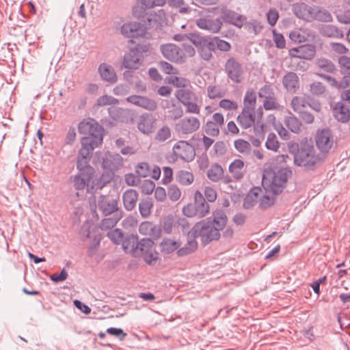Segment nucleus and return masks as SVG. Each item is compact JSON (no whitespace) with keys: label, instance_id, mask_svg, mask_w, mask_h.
Segmentation results:
<instances>
[{"label":"nucleus","instance_id":"obj_1","mask_svg":"<svg viewBox=\"0 0 350 350\" xmlns=\"http://www.w3.org/2000/svg\"><path fill=\"white\" fill-rule=\"evenodd\" d=\"M227 223V216L222 210H216L211 217L196 223L190 230L196 238L200 237L203 245L220 238V230Z\"/></svg>","mask_w":350,"mask_h":350},{"label":"nucleus","instance_id":"obj_2","mask_svg":"<svg viewBox=\"0 0 350 350\" xmlns=\"http://www.w3.org/2000/svg\"><path fill=\"white\" fill-rule=\"evenodd\" d=\"M123 250L126 253L135 257H142L144 261L151 265L158 258V253L154 248V242L148 238L138 240L137 236L131 235L125 238Z\"/></svg>","mask_w":350,"mask_h":350},{"label":"nucleus","instance_id":"obj_3","mask_svg":"<svg viewBox=\"0 0 350 350\" xmlns=\"http://www.w3.org/2000/svg\"><path fill=\"white\" fill-rule=\"evenodd\" d=\"M291 175L292 171L288 167L267 170L263 173L262 185L267 193L275 196L282 193Z\"/></svg>","mask_w":350,"mask_h":350},{"label":"nucleus","instance_id":"obj_4","mask_svg":"<svg viewBox=\"0 0 350 350\" xmlns=\"http://www.w3.org/2000/svg\"><path fill=\"white\" fill-rule=\"evenodd\" d=\"M78 129L85 135L81 140V145L94 148L101 145L104 129L96 120L92 118L83 120L79 123Z\"/></svg>","mask_w":350,"mask_h":350},{"label":"nucleus","instance_id":"obj_5","mask_svg":"<svg viewBox=\"0 0 350 350\" xmlns=\"http://www.w3.org/2000/svg\"><path fill=\"white\" fill-rule=\"evenodd\" d=\"M320 157L316 154L314 146L307 141L301 142L294 153V163L308 170H312L320 162Z\"/></svg>","mask_w":350,"mask_h":350},{"label":"nucleus","instance_id":"obj_6","mask_svg":"<svg viewBox=\"0 0 350 350\" xmlns=\"http://www.w3.org/2000/svg\"><path fill=\"white\" fill-rule=\"evenodd\" d=\"M237 121L241 128L247 129L254 126L256 135L263 138L265 124L259 120H256L254 110L243 108L241 113L237 117Z\"/></svg>","mask_w":350,"mask_h":350},{"label":"nucleus","instance_id":"obj_7","mask_svg":"<svg viewBox=\"0 0 350 350\" xmlns=\"http://www.w3.org/2000/svg\"><path fill=\"white\" fill-rule=\"evenodd\" d=\"M224 71L228 79L234 83H241L245 78L243 65L234 57H230L225 63Z\"/></svg>","mask_w":350,"mask_h":350},{"label":"nucleus","instance_id":"obj_8","mask_svg":"<svg viewBox=\"0 0 350 350\" xmlns=\"http://www.w3.org/2000/svg\"><path fill=\"white\" fill-rule=\"evenodd\" d=\"M94 149V148L81 145L77 163V167L81 174L85 176H92L94 174V169L90 166V161Z\"/></svg>","mask_w":350,"mask_h":350},{"label":"nucleus","instance_id":"obj_9","mask_svg":"<svg viewBox=\"0 0 350 350\" xmlns=\"http://www.w3.org/2000/svg\"><path fill=\"white\" fill-rule=\"evenodd\" d=\"M94 228L90 223L86 222L82 225L79 232L83 240L92 238L88 250L89 256H93L96 254L102 239L101 235L98 232L94 230Z\"/></svg>","mask_w":350,"mask_h":350},{"label":"nucleus","instance_id":"obj_10","mask_svg":"<svg viewBox=\"0 0 350 350\" xmlns=\"http://www.w3.org/2000/svg\"><path fill=\"white\" fill-rule=\"evenodd\" d=\"M175 160L180 159L185 162L192 161L196 156V150L192 145L186 141L180 140L176 142L172 148Z\"/></svg>","mask_w":350,"mask_h":350},{"label":"nucleus","instance_id":"obj_11","mask_svg":"<svg viewBox=\"0 0 350 350\" xmlns=\"http://www.w3.org/2000/svg\"><path fill=\"white\" fill-rule=\"evenodd\" d=\"M216 13L219 14L222 20L226 23L231 24L235 27L241 28L246 22L247 18L235 12L233 10L228 9L224 5H220L214 8Z\"/></svg>","mask_w":350,"mask_h":350},{"label":"nucleus","instance_id":"obj_12","mask_svg":"<svg viewBox=\"0 0 350 350\" xmlns=\"http://www.w3.org/2000/svg\"><path fill=\"white\" fill-rule=\"evenodd\" d=\"M200 122L193 116H187L180 119L175 124V131L181 135H189L199 129Z\"/></svg>","mask_w":350,"mask_h":350},{"label":"nucleus","instance_id":"obj_13","mask_svg":"<svg viewBox=\"0 0 350 350\" xmlns=\"http://www.w3.org/2000/svg\"><path fill=\"white\" fill-rule=\"evenodd\" d=\"M315 141L317 148L321 152H328L334 144L332 131L329 129H323L317 131Z\"/></svg>","mask_w":350,"mask_h":350},{"label":"nucleus","instance_id":"obj_14","mask_svg":"<svg viewBox=\"0 0 350 350\" xmlns=\"http://www.w3.org/2000/svg\"><path fill=\"white\" fill-rule=\"evenodd\" d=\"M98 207L103 215L107 216L113 213H121L116 199L101 195L98 200Z\"/></svg>","mask_w":350,"mask_h":350},{"label":"nucleus","instance_id":"obj_15","mask_svg":"<svg viewBox=\"0 0 350 350\" xmlns=\"http://www.w3.org/2000/svg\"><path fill=\"white\" fill-rule=\"evenodd\" d=\"M161 50L163 56L174 62L183 63L185 62L183 50L174 44L162 45Z\"/></svg>","mask_w":350,"mask_h":350},{"label":"nucleus","instance_id":"obj_16","mask_svg":"<svg viewBox=\"0 0 350 350\" xmlns=\"http://www.w3.org/2000/svg\"><path fill=\"white\" fill-rule=\"evenodd\" d=\"M121 33L126 38H138L146 33V27L139 22L124 23L120 29Z\"/></svg>","mask_w":350,"mask_h":350},{"label":"nucleus","instance_id":"obj_17","mask_svg":"<svg viewBox=\"0 0 350 350\" xmlns=\"http://www.w3.org/2000/svg\"><path fill=\"white\" fill-rule=\"evenodd\" d=\"M123 165L124 159L119 154L108 152L103 159V168L112 173L119 170Z\"/></svg>","mask_w":350,"mask_h":350},{"label":"nucleus","instance_id":"obj_18","mask_svg":"<svg viewBox=\"0 0 350 350\" xmlns=\"http://www.w3.org/2000/svg\"><path fill=\"white\" fill-rule=\"evenodd\" d=\"M157 119L152 114L145 113L139 118L137 129L143 134L149 135L154 131Z\"/></svg>","mask_w":350,"mask_h":350},{"label":"nucleus","instance_id":"obj_19","mask_svg":"<svg viewBox=\"0 0 350 350\" xmlns=\"http://www.w3.org/2000/svg\"><path fill=\"white\" fill-rule=\"evenodd\" d=\"M143 55L140 54L139 48H133L125 53L123 58V66L128 69H137L142 64Z\"/></svg>","mask_w":350,"mask_h":350},{"label":"nucleus","instance_id":"obj_20","mask_svg":"<svg viewBox=\"0 0 350 350\" xmlns=\"http://www.w3.org/2000/svg\"><path fill=\"white\" fill-rule=\"evenodd\" d=\"M313 5H309L304 2H297L292 5L293 13L298 18L306 22H311Z\"/></svg>","mask_w":350,"mask_h":350},{"label":"nucleus","instance_id":"obj_21","mask_svg":"<svg viewBox=\"0 0 350 350\" xmlns=\"http://www.w3.org/2000/svg\"><path fill=\"white\" fill-rule=\"evenodd\" d=\"M316 54L314 46L312 44L301 45L289 50V55L304 59H312Z\"/></svg>","mask_w":350,"mask_h":350},{"label":"nucleus","instance_id":"obj_22","mask_svg":"<svg viewBox=\"0 0 350 350\" xmlns=\"http://www.w3.org/2000/svg\"><path fill=\"white\" fill-rule=\"evenodd\" d=\"M196 25L201 29L206 30L211 33H218L222 26L221 19H211L207 17H202L196 21Z\"/></svg>","mask_w":350,"mask_h":350},{"label":"nucleus","instance_id":"obj_23","mask_svg":"<svg viewBox=\"0 0 350 350\" xmlns=\"http://www.w3.org/2000/svg\"><path fill=\"white\" fill-rule=\"evenodd\" d=\"M126 100L128 103L149 111H154L157 107V104L154 100L146 96L132 95Z\"/></svg>","mask_w":350,"mask_h":350},{"label":"nucleus","instance_id":"obj_24","mask_svg":"<svg viewBox=\"0 0 350 350\" xmlns=\"http://www.w3.org/2000/svg\"><path fill=\"white\" fill-rule=\"evenodd\" d=\"M98 74L104 81L113 84L118 81V77L113 67L107 63H102L98 68Z\"/></svg>","mask_w":350,"mask_h":350},{"label":"nucleus","instance_id":"obj_25","mask_svg":"<svg viewBox=\"0 0 350 350\" xmlns=\"http://www.w3.org/2000/svg\"><path fill=\"white\" fill-rule=\"evenodd\" d=\"M194 198L195 202L193 204L197 217L199 218L204 217L210 211L209 204L203 197L202 194L198 191H196Z\"/></svg>","mask_w":350,"mask_h":350},{"label":"nucleus","instance_id":"obj_26","mask_svg":"<svg viewBox=\"0 0 350 350\" xmlns=\"http://www.w3.org/2000/svg\"><path fill=\"white\" fill-rule=\"evenodd\" d=\"M198 248V242L196 238L191 232H187V239L186 244L177 250V254L179 256H185L194 252Z\"/></svg>","mask_w":350,"mask_h":350},{"label":"nucleus","instance_id":"obj_27","mask_svg":"<svg viewBox=\"0 0 350 350\" xmlns=\"http://www.w3.org/2000/svg\"><path fill=\"white\" fill-rule=\"evenodd\" d=\"M282 84L288 92L295 93L299 87V77L296 73L288 72L283 77Z\"/></svg>","mask_w":350,"mask_h":350},{"label":"nucleus","instance_id":"obj_28","mask_svg":"<svg viewBox=\"0 0 350 350\" xmlns=\"http://www.w3.org/2000/svg\"><path fill=\"white\" fill-rule=\"evenodd\" d=\"M139 194L133 189L126 190L122 195V200L124 208L131 211L135 208L138 200Z\"/></svg>","mask_w":350,"mask_h":350},{"label":"nucleus","instance_id":"obj_29","mask_svg":"<svg viewBox=\"0 0 350 350\" xmlns=\"http://www.w3.org/2000/svg\"><path fill=\"white\" fill-rule=\"evenodd\" d=\"M332 16L327 10L321 6L313 5L311 22L313 21H317L328 23L332 21Z\"/></svg>","mask_w":350,"mask_h":350},{"label":"nucleus","instance_id":"obj_30","mask_svg":"<svg viewBox=\"0 0 350 350\" xmlns=\"http://www.w3.org/2000/svg\"><path fill=\"white\" fill-rule=\"evenodd\" d=\"M319 29L323 36L336 38H342L344 36L342 31L332 25H322Z\"/></svg>","mask_w":350,"mask_h":350},{"label":"nucleus","instance_id":"obj_31","mask_svg":"<svg viewBox=\"0 0 350 350\" xmlns=\"http://www.w3.org/2000/svg\"><path fill=\"white\" fill-rule=\"evenodd\" d=\"M228 170L234 180H241L244 175V163L241 159H235L230 163Z\"/></svg>","mask_w":350,"mask_h":350},{"label":"nucleus","instance_id":"obj_32","mask_svg":"<svg viewBox=\"0 0 350 350\" xmlns=\"http://www.w3.org/2000/svg\"><path fill=\"white\" fill-rule=\"evenodd\" d=\"M334 113L336 118L342 122H346L350 117V110L349 107L342 103H338L334 108Z\"/></svg>","mask_w":350,"mask_h":350},{"label":"nucleus","instance_id":"obj_33","mask_svg":"<svg viewBox=\"0 0 350 350\" xmlns=\"http://www.w3.org/2000/svg\"><path fill=\"white\" fill-rule=\"evenodd\" d=\"M176 97L183 105L191 101H198L196 94L189 89L178 90L176 92Z\"/></svg>","mask_w":350,"mask_h":350},{"label":"nucleus","instance_id":"obj_34","mask_svg":"<svg viewBox=\"0 0 350 350\" xmlns=\"http://www.w3.org/2000/svg\"><path fill=\"white\" fill-rule=\"evenodd\" d=\"M139 232L144 235L157 237L159 230L155 224L150 221H144L139 226Z\"/></svg>","mask_w":350,"mask_h":350},{"label":"nucleus","instance_id":"obj_35","mask_svg":"<svg viewBox=\"0 0 350 350\" xmlns=\"http://www.w3.org/2000/svg\"><path fill=\"white\" fill-rule=\"evenodd\" d=\"M161 252L166 254H170L176 250H178L180 247V243L171 239H163L160 244Z\"/></svg>","mask_w":350,"mask_h":350},{"label":"nucleus","instance_id":"obj_36","mask_svg":"<svg viewBox=\"0 0 350 350\" xmlns=\"http://www.w3.org/2000/svg\"><path fill=\"white\" fill-rule=\"evenodd\" d=\"M224 175V170L218 163H214L207 171V177L213 182L221 180Z\"/></svg>","mask_w":350,"mask_h":350},{"label":"nucleus","instance_id":"obj_37","mask_svg":"<svg viewBox=\"0 0 350 350\" xmlns=\"http://www.w3.org/2000/svg\"><path fill=\"white\" fill-rule=\"evenodd\" d=\"M122 218V213H116L112 217L101 220L99 227L101 230H107L113 228Z\"/></svg>","mask_w":350,"mask_h":350},{"label":"nucleus","instance_id":"obj_38","mask_svg":"<svg viewBox=\"0 0 350 350\" xmlns=\"http://www.w3.org/2000/svg\"><path fill=\"white\" fill-rule=\"evenodd\" d=\"M256 103V95L254 90H247L243 98V108L247 107L249 109L254 110V107Z\"/></svg>","mask_w":350,"mask_h":350},{"label":"nucleus","instance_id":"obj_39","mask_svg":"<svg viewBox=\"0 0 350 350\" xmlns=\"http://www.w3.org/2000/svg\"><path fill=\"white\" fill-rule=\"evenodd\" d=\"M92 176L82 175L80 172H79V174L74 178V187L77 190L83 189L85 187L88 185V183L90 182Z\"/></svg>","mask_w":350,"mask_h":350},{"label":"nucleus","instance_id":"obj_40","mask_svg":"<svg viewBox=\"0 0 350 350\" xmlns=\"http://www.w3.org/2000/svg\"><path fill=\"white\" fill-rule=\"evenodd\" d=\"M308 101L301 96H295L293 98L291 105L293 109L297 112H302L307 107Z\"/></svg>","mask_w":350,"mask_h":350},{"label":"nucleus","instance_id":"obj_41","mask_svg":"<svg viewBox=\"0 0 350 350\" xmlns=\"http://www.w3.org/2000/svg\"><path fill=\"white\" fill-rule=\"evenodd\" d=\"M316 65L321 70L326 72L333 73L336 70L334 64L327 59H318Z\"/></svg>","mask_w":350,"mask_h":350},{"label":"nucleus","instance_id":"obj_42","mask_svg":"<svg viewBox=\"0 0 350 350\" xmlns=\"http://www.w3.org/2000/svg\"><path fill=\"white\" fill-rule=\"evenodd\" d=\"M107 236L113 243L117 245L121 243L123 245V242L125 240V239H124L123 232L119 228H115L109 231L107 234Z\"/></svg>","mask_w":350,"mask_h":350},{"label":"nucleus","instance_id":"obj_43","mask_svg":"<svg viewBox=\"0 0 350 350\" xmlns=\"http://www.w3.org/2000/svg\"><path fill=\"white\" fill-rule=\"evenodd\" d=\"M152 203L150 200L143 199L139 203V211L142 217H148L150 214Z\"/></svg>","mask_w":350,"mask_h":350},{"label":"nucleus","instance_id":"obj_44","mask_svg":"<svg viewBox=\"0 0 350 350\" xmlns=\"http://www.w3.org/2000/svg\"><path fill=\"white\" fill-rule=\"evenodd\" d=\"M172 136L171 130L167 126H163L161 129H159L156 135H155V140L159 142H164L166 140L169 139Z\"/></svg>","mask_w":350,"mask_h":350},{"label":"nucleus","instance_id":"obj_45","mask_svg":"<svg viewBox=\"0 0 350 350\" xmlns=\"http://www.w3.org/2000/svg\"><path fill=\"white\" fill-rule=\"evenodd\" d=\"M225 93V91L219 85H209L207 88V95L211 99L221 98Z\"/></svg>","mask_w":350,"mask_h":350},{"label":"nucleus","instance_id":"obj_46","mask_svg":"<svg viewBox=\"0 0 350 350\" xmlns=\"http://www.w3.org/2000/svg\"><path fill=\"white\" fill-rule=\"evenodd\" d=\"M285 124L286 126L292 132L297 133L300 130L301 122L299 119L295 116H288L285 118Z\"/></svg>","mask_w":350,"mask_h":350},{"label":"nucleus","instance_id":"obj_47","mask_svg":"<svg viewBox=\"0 0 350 350\" xmlns=\"http://www.w3.org/2000/svg\"><path fill=\"white\" fill-rule=\"evenodd\" d=\"M119 101L117 98L109 96V95H103L102 96H100L97 100L96 105L97 107H103V106H107V105H114L116 104H118Z\"/></svg>","mask_w":350,"mask_h":350},{"label":"nucleus","instance_id":"obj_48","mask_svg":"<svg viewBox=\"0 0 350 350\" xmlns=\"http://www.w3.org/2000/svg\"><path fill=\"white\" fill-rule=\"evenodd\" d=\"M177 179L182 185H188L193 183L194 177L192 173L181 170L178 174Z\"/></svg>","mask_w":350,"mask_h":350},{"label":"nucleus","instance_id":"obj_49","mask_svg":"<svg viewBox=\"0 0 350 350\" xmlns=\"http://www.w3.org/2000/svg\"><path fill=\"white\" fill-rule=\"evenodd\" d=\"M265 146L267 149L277 151L279 148V142L277 140V136L273 133H270L265 143Z\"/></svg>","mask_w":350,"mask_h":350},{"label":"nucleus","instance_id":"obj_50","mask_svg":"<svg viewBox=\"0 0 350 350\" xmlns=\"http://www.w3.org/2000/svg\"><path fill=\"white\" fill-rule=\"evenodd\" d=\"M263 107L266 110H275L279 109L280 105L278 103L275 94H273L272 96H270V98L264 100Z\"/></svg>","mask_w":350,"mask_h":350},{"label":"nucleus","instance_id":"obj_51","mask_svg":"<svg viewBox=\"0 0 350 350\" xmlns=\"http://www.w3.org/2000/svg\"><path fill=\"white\" fill-rule=\"evenodd\" d=\"M234 147L239 152L243 154L248 153L251 148L250 143L241 139L234 141Z\"/></svg>","mask_w":350,"mask_h":350},{"label":"nucleus","instance_id":"obj_52","mask_svg":"<svg viewBox=\"0 0 350 350\" xmlns=\"http://www.w3.org/2000/svg\"><path fill=\"white\" fill-rule=\"evenodd\" d=\"M211 46H207L198 51L202 59L206 61H209L213 57V51H215V45L212 42Z\"/></svg>","mask_w":350,"mask_h":350},{"label":"nucleus","instance_id":"obj_53","mask_svg":"<svg viewBox=\"0 0 350 350\" xmlns=\"http://www.w3.org/2000/svg\"><path fill=\"white\" fill-rule=\"evenodd\" d=\"M213 42L215 45V49L217 48L219 50L224 52L230 51L231 49L230 44L224 40L219 39L217 37L213 38Z\"/></svg>","mask_w":350,"mask_h":350},{"label":"nucleus","instance_id":"obj_54","mask_svg":"<svg viewBox=\"0 0 350 350\" xmlns=\"http://www.w3.org/2000/svg\"><path fill=\"white\" fill-rule=\"evenodd\" d=\"M338 63L341 72L345 75H350V57L342 56L339 58Z\"/></svg>","mask_w":350,"mask_h":350},{"label":"nucleus","instance_id":"obj_55","mask_svg":"<svg viewBox=\"0 0 350 350\" xmlns=\"http://www.w3.org/2000/svg\"><path fill=\"white\" fill-rule=\"evenodd\" d=\"M219 129L220 127L215 124V123L212 122L211 121L208 120L207 121L206 125H205V132L207 135L216 137L219 133Z\"/></svg>","mask_w":350,"mask_h":350},{"label":"nucleus","instance_id":"obj_56","mask_svg":"<svg viewBox=\"0 0 350 350\" xmlns=\"http://www.w3.org/2000/svg\"><path fill=\"white\" fill-rule=\"evenodd\" d=\"M259 191H260L259 187H255L250 191V194L246 197L243 202V207L245 208L248 209L254 206V202L256 200L252 199V195H254L255 197H256Z\"/></svg>","mask_w":350,"mask_h":350},{"label":"nucleus","instance_id":"obj_57","mask_svg":"<svg viewBox=\"0 0 350 350\" xmlns=\"http://www.w3.org/2000/svg\"><path fill=\"white\" fill-rule=\"evenodd\" d=\"M112 178L111 174L109 173L103 174L94 183L96 189H102L105 185L109 183Z\"/></svg>","mask_w":350,"mask_h":350},{"label":"nucleus","instance_id":"obj_58","mask_svg":"<svg viewBox=\"0 0 350 350\" xmlns=\"http://www.w3.org/2000/svg\"><path fill=\"white\" fill-rule=\"evenodd\" d=\"M135 172L140 177H147L150 174V169L148 164L145 162L139 163L136 167Z\"/></svg>","mask_w":350,"mask_h":350},{"label":"nucleus","instance_id":"obj_59","mask_svg":"<svg viewBox=\"0 0 350 350\" xmlns=\"http://www.w3.org/2000/svg\"><path fill=\"white\" fill-rule=\"evenodd\" d=\"M310 90L312 94L321 95L325 92V88L322 83L315 81L310 85Z\"/></svg>","mask_w":350,"mask_h":350},{"label":"nucleus","instance_id":"obj_60","mask_svg":"<svg viewBox=\"0 0 350 350\" xmlns=\"http://www.w3.org/2000/svg\"><path fill=\"white\" fill-rule=\"evenodd\" d=\"M174 225V217L172 215H168L163 219V228L165 233H171Z\"/></svg>","mask_w":350,"mask_h":350},{"label":"nucleus","instance_id":"obj_61","mask_svg":"<svg viewBox=\"0 0 350 350\" xmlns=\"http://www.w3.org/2000/svg\"><path fill=\"white\" fill-rule=\"evenodd\" d=\"M274 94L273 89L269 85H265L258 91V96L260 98L264 99L270 98Z\"/></svg>","mask_w":350,"mask_h":350},{"label":"nucleus","instance_id":"obj_62","mask_svg":"<svg viewBox=\"0 0 350 350\" xmlns=\"http://www.w3.org/2000/svg\"><path fill=\"white\" fill-rule=\"evenodd\" d=\"M219 105L220 107L226 110H236L238 108L237 102L228 99H222Z\"/></svg>","mask_w":350,"mask_h":350},{"label":"nucleus","instance_id":"obj_63","mask_svg":"<svg viewBox=\"0 0 350 350\" xmlns=\"http://www.w3.org/2000/svg\"><path fill=\"white\" fill-rule=\"evenodd\" d=\"M180 191L179 189L175 185H171L168 187L167 189V196L172 201L178 200L180 197Z\"/></svg>","mask_w":350,"mask_h":350},{"label":"nucleus","instance_id":"obj_64","mask_svg":"<svg viewBox=\"0 0 350 350\" xmlns=\"http://www.w3.org/2000/svg\"><path fill=\"white\" fill-rule=\"evenodd\" d=\"M185 112L188 113L199 114L200 111V107L198 105L197 101H191L184 105Z\"/></svg>","mask_w":350,"mask_h":350}]
</instances>
